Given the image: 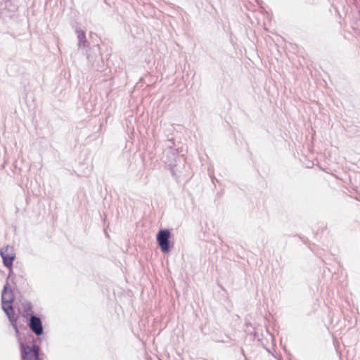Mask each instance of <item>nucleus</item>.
I'll use <instances>...</instances> for the list:
<instances>
[{
    "mask_svg": "<svg viewBox=\"0 0 360 360\" xmlns=\"http://www.w3.org/2000/svg\"><path fill=\"white\" fill-rule=\"evenodd\" d=\"M22 360H40L39 348L38 346L20 345Z\"/></svg>",
    "mask_w": 360,
    "mask_h": 360,
    "instance_id": "obj_1",
    "label": "nucleus"
},
{
    "mask_svg": "<svg viewBox=\"0 0 360 360\" xmlns=\"http://www.w3.org/2000/svg\"><path fill=\"white\" fill-rule=\"evenodd\" d=\"M170 238V232L169 230H160L157 235V241L163 252L169 251V238Z\"/></svg>",
    "mask_w": 360,
    "mask_h": 360,
    "instance_id": "obj_2",
    "label": "nucleus"
},
{
    "mask_svg": "<svg viewBox=\"0 0 360 360\" xmlns=\"http://www.w3.org/2000/svg\"><path fill=\"white\" fill-rule=\"evenodd\" d=\"M0 254L3 259L4 265L11 269L13 266V262L15 257L13 248L9 246L5 247L1 250Z\"/></svg>",
    "mask_w": 360,
    "mask_h": 360,
    "instance_id": "obj_3",
    "label": "nucleus"
},
{
    "mask_svg": "<svg viewBox=\"0 0 360 360\" xmlns=\"http://www.w3.org/2000/svg\"><path fill=\"white\" fill-rule=\"evenodd\" d=\"M29 326L32 331L37 335H40L43 333V327L41 319L35 316H32L29 323Z\"/></svg>",
    "mask_w": 360,
    "mask_h": 360,
    "instance_id": "obj_4",
    "label": "nucleus"
},
{
    "mask_svg": "<svg viewBox=\"0 0 360 360\" xmlns=\"http://www.w3.org/2000/svg\"><path fill=\"white\" fill-rule=\"evenodd\" d=\"M12 303L10 302H2V308L5 313L8 316L10 321L13 323L15 328L17 330L16 320L14 318V311L11 306Z\"/></svg>",
    "mask_w": 360,
    "mask_h": 360,
    "instance_id": "obj_5",
    "label": "nucleus"
},
{
    "mask_svg": "<svg viewBox=\"0 0 360 360\" xmlns=\"http://www.w3.org/2000/svg\"><path fill=\"white\" fill-rule=\"evenodd\" d=\"M2 302H10L12 303L13 301V295L12 291L8 288L6 285L4 288L1 295Z\"/></svg>",
    "mask_w": 360,
    "mask_h": 360,
    "instance_id": "obj_6",
    "label": "nucleus"
}]
</instances>
